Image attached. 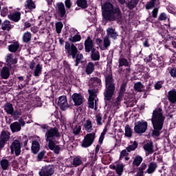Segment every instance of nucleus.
<instances>
[{"label":"nucleus","mask_w":176,"mask_h":176,"mask_svg":"<svg viewBox=\"0 0 176 176\" xmlns=\"http://www.w3.org/2000/svg\"><path fill=\"white\" fill-rule=\"evenodd\" d=\"M84 129L87 131V133H91L93 131V124L90 120H87L84 124Z\"/></svg>","instance_id":"obj_32"},{"label":"nucleus","mask_w":176,"mask_h":176,"mask_svg":"<svg viewBox=\"0 0 176 176\" xmlns=\"http://www.w3.org/2000/svg\"><path fill=\"white\" fill-rule=\"evenodd\" d=\"M139 2L140 0H131L128 2L126 8H128V9H129L130 10H133V9L137 8V5H138Z\"/></svg>","instance_id":"obj_31"},{"label":"nucleus","mask_w":176,"mask_h":176,"mask_svg":"<svg viewBox=\"0 0 176 176\" xmlns=\"http://www.w3.org/2000/svg\"><path fill=\"white\" fill-rule=\"evenodd\" d=\"M163 85H164V80L157 81L154 85L155 90H160V89H162L163 87Z\"/></svg>","instance_id":"obj_54"},{"label":"nucleus","mask_w":176,"mask_h":176,"mask_svg":"<svg viewBox=\"0 0 176 176\" xmlns=\"http://www.w3.org/2000/svg\"><path fill=\"white\" fill-rule=\"evenodd\" d=\"M119 63V68L120 67H129V61H127V59L125 58H120L118 60Z\"/></svg>","instance_id":"obj_50"},{"label":"nucleus","mask_w":176,"mask_h":176,"mask_svg":"<svg viewBox=\"0 0 176 176\" xmlns=\"http://www.w3.org/2000/svg\"><path fill=\"white\" fill-rule=\"evenodd\" d=\"M32 38V34L30 32H25L22 37L23 42L24 43H29V42H31V38Z\"/></svg>","instance_id":"obj_29"},{"label":"nucleus","mask_w":176,"mask_h":176,"mask_svg":"<svg viewBox=\"0 0 176 176\" xmlns=\"http://www.w3.org/2000/svg\"><path fill=\"white\" fill-rule=\"evenodd\" d=\"M164 120H166V117L163 116V109L162 107H158L153 110L151 118L153 130L151 134L148 135V137L157 138L162 134V130H163V126H164Z\"/></svg>","instance_id":"obj_1"},{"label":"nucleus","mask_w":176,"mask_h":176,"mask_svg":"<svg viewBox=\"0 0 176 176\" xmlns=\"http://www.w3.org/2000/svg\"><path fill=\"white\" fill-rule=\"evenodd\" d=\"M107 131H108V129L106 127L104 128L102 132L101 133L99 140H98V142L99 144H102V142H104V138H105V135L107 134Z\"/></svg>","instance_id":"obj_49"},{"label":"nucleus","mask_w":176,"mask_h":176,"mask_svg":"<svg viewBox=\"0 0 176 176\" xmlns=\"http://www.w3.org/2000/svg\"><path fill=\"white\" fill-rule=\"evenodd\" d=\"M94 140H96V133L93 132L91 133H87L82 140V148H89V146H91L94 142Z\"/></svg>","instance_id":"obj_11"},{"label":"nucleus","mask_w":176,"mask_h":176,"mask_svg":"<svg viewBox=\"0 0 176 176\" xmlns=\"http://www.w3.org/2000/svg\"><path fill=\"white\" fill-rule=\"evenodd\" d=\"M157 169V163L155 162H151L148 165L147 170L144 172L145 174H153Z\"/></svg>","instance_id":"obj_18"},{"label":"nucleus","mask_w":176,"mask_h":176,"mask_svg":"<svg viewBox=\"0 0 176 176\" xmlns=\"http://www.w3.org/2000/svg\"><path fill=\"white\" fill-rule=\"evenodd\" d=\"M94 101H95V108H97V101H98V100L90 99V98L88 99V107L91 109H94Z\"/></svg>","instance_id":"obj_46"},{"label":"nucleus","mask_w":176,"mask_h":176,"mask_svg":"<svg viewBox=\"0 0 176 176\" xmlns=\"http://www.w3.org/2000/svg\"><path fill=\"white\" fill-rule=\"evenodd\" d=\"M80 130H82V126H80V125H76L75 128L73 129L74 135H78L79 133H80Z\"/></svg>","instance_id":"obj_60"},{"label":"nucleus","mask_w":176,"mask_h":176,"mask_svg":"<svg viewBox=\"0 0 176 176\" xmlns=\"http://www.w3.org/2000/svg\"><path fill=\"white\" fill-rule=\"evenodd\" d=\"M142 160H144V158L141 155H136L133 161V167H140V165L142 163Z\"/></svg>","instance_id":"obj_30"},{"label":"nucleus","mask_w":176,"mask_h":176,"mask_svg":"<svg viewBox=\"0 0 176 176\" xmlns=\"http://www.w3.org/2000/svg\"><path fill=\"white\" fill-rule=\"evenodd\" d=\"M45 155H46V151L43 150L38 153L37 155V160L38 162H42V159L45 157Z\"/></svg>","instance_id":"obj_61"},{"label":"nucleus","mask_w":176,"mask_h":176,"mask_svg":"<svg viewBox=\"0 0 176 176\" xmlns=\"http://www.w3.org/2000/svg\"><path fill=\"white\" fill-rule=\"evenodd\" d=\"M107 35L109 38H111L112 39H117L118 36H119V34H118V32L113 29V28H109L107 29Z\"/></svg>","instance_id":"obj_24"},{"label":"nucleus","mask_w":176,"mask_h":176,"mask_svg":"<svg viewBox=\"0 0 176 176\" xmlns=\"http://www.w3.org/2000/svg\"><path fill=\"white\" fill-rule=\"evenodd\" d=\"M65 49L67 57L69 58H72L73 60H75V67H78V65H79V64L81 63L80 60L83 59V54L79 52L75 44H71L68 41L65 42Z\"/></svg>","instance_id":"obj_3"},{"label":"nucleus","mask_w":176,"mask_h":176,"mask_svg":"<svg viewBox=\"0 0 176 176\" xmlns=\"http://www.w3.org/2000/svg\"><path fill=\"white\" fill-rule=\"evenodd\" d=\"M31 151L34 155H36L37 153H38L39 151H41V144H39V142L38 140L32 141Z\"/></svg>","instance_id":"obj_19"},{"label":"nucleus","mask_w":176,"mask_h":176,"mask_svg":"<svg viewBox=\"0 0 176 176\" xmlns=\"http://www.w3.org/2000/svg\"><path fill=\"white\" fill-rule=\"evenodd\" d=\"M72 99L74 102V107H79L78 109L80 112H82V111H83L82 107H83V100H85V96H82L80 94L74 93L72 96Z\"/></svg>","instance_id":"obj_9"},{"label":"nucleus","mask_w":176,"mask_h":176,"mask_svg":"<svg viewBox=\"0 0 176 176\" xmlns=\"http://www.w3.org/2000/svg\"><path fill=\"white\" fill-rule=\"evenodd\" d=\"M76 5L78 8H81V9H87V0H76Z\"/></svg>","instance_id":"obj_35"},{"label":"nucleus","mask_w":176,"mask_h":176,"mask_svg":"<svg viewBox=\"0 0 176 176\" xmlns=\"http://www.w3.org/2000/svg\"><path fill=\"white\" fill-rule=\"evenodd\" d=\"M173 39L174 36L170 34H166L162 42H164V43H167V45H171V43L173 42Z\"/></svg>","instance_id":"obj_48"},{"label":"nucleus","mask_w":176,"mask_h":176,"mask_svg":"<svg viewBox=\"0 0 176 176\" xmlns=\"http://www.w3.org/2000/svg\"><path fill=\"white\" fill-rule=\"evenodd\" d=\"M102 19L109 21H120L122 20V11L119 7H113L111 2H106L102 6Z\"/></svg>","instance_id":"obj_2"},{"label":"nucleus","mask_w":176,"mask_h":176,"mask_svg":"<svg viewBox=\"0 0 176 176\" xmlns=\"http://www.w3.org/2000/svg\"><path fill=\"white\" fill-rule=\"evenodd\" d=\"M157 20L158 21H166V20H168L169 21L170 19H168V16H167V14H166V12H161L158 16Z\"/></svg>","instance_id":"obj_51"},{"label":"nucleus","mask_w":176,"mask_h":176,"mask_svg":"<svg viewBox=\"0 0 176 176\" xmlns=\"http://www.w3.org/2000/svg\"><path fill=\"white\" fill-rule=\"evenodd\" d=\"M167 98L170 104H176V90L173 89L168 92Z\"/></svg>","instance_id":"obj_17"},{"label":"nucleus","mask_w":176,"mask_h":176,"mask_svg":"<svg viewBox=\"0 0 176 176\" xmlns=\"http://www.w3.org/2000/svg\"><path fill=\"white\" fill-rule=\"evenodd\" d=\"M4 111L8 113V115H11L13 113L14 111V108L13 107V104L10 102H6L4 105Z\"/></svg>","instance_id":"obj_27"},{"label":"nucleus","mask_w":176,"mask_h":176,"mask_svg":"<svg viewBox=\"0 0 176 176\" xmlns=\"http://www.w3.org/2000/svg\"><path fill=\"white\" fill-rule=\"evenodd\" d=\"M126 87H127V80H124L120 87V96H124V93H126Z\"/></svg>","instance_id":"obj_40"},{"label":"nucleus","mask_w":176,"mask_h":176,"mask_svg":"<svg viewBox=\"0 0 176 176\" xmlns=\"http://www.w3.org/2000/svg\"><path fill=\"white\" fill-rule=\"evenodd\" d=\"M82 163H83V161L82 160V157L76 156L74 157L73 159L72 166H74V167H78V166H80Z\"/></svg>","instance_id":"obj_33"},{"label":"nucleus","mask_w":176,"mask_h":176,"mask_svg":"<svg viewBox=\"0 0 176 176\" xmlns=\"http://www.w3.org/2000/svg\"><path fill=\"white\" fill-rule=\"evenodd\" d=\"M33 74L34 76H35L36 78H38V76H41L42 74V65H41V64L38 63L36 65Z\"/></svg>","instance_id":"obj_37"},{"label":"nucleus","mask_w":176,"mask_h":176,"mask_svg":"<svg viewBox=\"0 0 176 176\" xmlns=\"http://www.w3.org/2000/svg\"><path fill=\"white\" fill-rule=\"evenodd\" d=\"M148 129V122L144 120L135 123L134 131L136 134H144Z\"/></svg>","instance_id":"obj_8"},{"label":"nucleus","mask_w":176,"mask_h":176,"mask_svg":"<svg viewBox=\"0 0 176 176\" xmlns=\"http://www.w3.org/2000/svg\"><path fill=\"white\" fill-rule=\"evenodd\" d=\"M0 164L1 166L2 170L4 171L6 170H9V160L6 159H2L0 162Z\"/></svg>","instance_id":"obj_36"},{"label":"nucleus","mask_w":176,"mask_h":176,"mask_svg":"<svg viewBox=\"0 0 176 176\" xmlns=\"http://www.w3.org/2000/svg\"><path fill=\"white\" fill-rule=\"evenodd\" d=\"M1 76L3 79H8L9 76H10V72L8 68H3L1 72Z\"/></svg>","instance_id":"obj_38"},{"label":"nucleus","mask_w":176,"mask_h":176,"mask_svg":"<svg viewBox=\"0 0 176 176\" xmlns=\"http://www.w3.org/2000/svg\"><path fill=\"white\" fill-rule=\"evenodd\" d=\"M58 105L61 111H67V108H69L68 102L67 100V96H60L58 101Z\"/></svg>","instance_id":"obj_14"},{"label":"nucleus","mask_w":176,"mask_h":176,"mask_svg":"<svg viewBox=\"0 0 176 176\" xmlns=\"http://www.w3.org/2000/svg\"><path fill=\"white\" fill-rule=\"evenodd\" d=\"M64 27V25L63 24V22H57L56 23V31L57 34H61V31L63 30V28Z\"/></svg>","instance_id":"obj_53"},{"label":"nucleus","mask_w":176,"mask_h":176,"mask_svg":"<svg viewBox=\"0 0 176 176\" xmlns=\"http://www.w3.org/2000/svg\"><path fill=\"white\" fill-rule=\"evenodd\" d=\"M91 83L94 87H96V86H100L101 79L98 78V77H92L91 78Z\"/></svg>","instance_id":"obj_42"},{"label":"nucleus","mask_w":176,"mask_h":176,"mask_svg":"<svg viewBox=\"0 0 176 176\" xmlns=\"http://www.w3.org/2000/svg\"><path fill=\"white\" fill-rule=\"evenodd\" d=\"M12 133H19L21 130V124L19 122H14L10 125Z\"/></svg>","instance_id":"obj_25"},{"label":"nucleus","mask_w":176,"mask_h":176,"mask_svg":"<svg viewBox=\"0 0 176 176\" xmlns=\"http://www.w3.org/2000/svg\"><path fill=\"white\" fill-rule=\"evenodd\" d=\"M159 14V8H155L152 12L151 16L153 19H157V14Z\"/></svg>","instance_id":"obj_62"},{"label":"nucleus","mask_w":176,"mask_h":176,"mask_svg":"<svg viewBox=\"0 0 176 176\" xmlns=\"http://www.w3.org/2000/svg\"><path fill=\"white\" fill-rule=\"evenodd\" d=\"M27 4L25 5L26 9H29L30 10H32V9H35L36 6H35V3L32 0H27Z\"/></svg>","instance_id":"obj_47"},{"label":"nucleus","mask_w":176,"mask_h":176,"mask_svg":"<svg viewBox=\"0 0 176 176\" xmlns=\"http://www.w3.org/2000/svg\"><path fill=\"white\" fill-rule=\"evenodd\" d=\"M143 148L144 149V151H146V152H148V153H153V152H155V151L153 150V142H150L146 143V144H144L143 146Z\"/></svg>","instance_id":"obj_28"},{"label":"nucleus","mask_w":176,"mask_h":176,"mask_svg":"<svg viewBox=\"0 0 176 176\" xmlns=\"http://www.w3.org/2000/svg\"><path fill=\"white\" fill-rule=\"evenodd\" d=\"M10 21L8 20H6L1 23V30L3 31H10Z\"/></svg>","instance_id":"obj_41"},{"label":"nucleus","mask_w":176,"mask_h":176,"mask_svg":"<svg viewBox=\"0 0 176 176\" xmlns=\"http://www.w3.org/2000/svg\"><path fill=\"white\" fill-rule=\"evenodd\" d=\"M65 6L66 9H71V8L72 6V2L71 1V0H65Z\"/></svg>","instance_id":"obj_64"},{"label":"nucleus","mask_w":176,"mask_h":176,"mask_svg":"<svg viewBox=\"0 0 176 176\" xmlns=\"http://www.w3.org/2000/svg\"><path fill=\"white\" fill-rule=\"evenodd\" d=\"M88 93L89 94V99L96 100V97H97V94L94 91V89H88Z\"/></svg>","instance_id":"obj_59"},{"label":"nucleus","mask_w":176,"mask_h":176,"mask_svg":"<svg viewBox=\"0 0 176 176\" xmlns=\"http://www.w3.org/2000/svg\"><path fill=\"white\" fill-rule=\"evenodd\" d=\"M116 91V84L112 74L105 76L104 101H111Z\"/></svg>","instance_id":"obj_4"},{"label":"nucleus","mask_w":176,"mask_h":176,"mask_svg":"<svg viewBox=\"0 0 176 176\" xmlns=\"http://www.w3.org/2000/svg\"><path fill=\"white\" fill-rule=\"evenodd\" d=\"M125 156H129V153H127V149H124L120 152V160H122L123 157Z\"/></svg>","instance_id":"obj_63"},{"label":"nucleus","mask_w":176,"mask_h":176,"mask_svg":"<svg viewBox=\"0 0 176 176\" xmlns=\"http://www.w3.org/2000/svg\"><path fill=\"white\" fill-rule=\"evenodd\" d=\"M138 148V143L137 142H134L132 145H129L126 147L127 152H131V151H135Z\"/></svg>","instance_id":"obj_55"},{"label":"nucleus","mask_w":176,"mask_h":176,"mask_svg":"<svg viewBox=\"0 0 176 176\" xmlns=\"http://www.w3.org/2000/svg\"><path fill=\"white\" fill-rule=\"evenodd\" d=\"M155 3H156V0H151L150 1H148L146 4V10H151L152 8H155Z\"/></svg>","instance_id":"obj_52"},{"label":"nucleus","mask_w":176,"mask_h":176,"mask_svg":"<svg viewBox=\"0 0 176 176\" xmlns=\"http://www.w3.org/2000/svg\"><path fill=\"white\" fill-rule=\"evenodd\" d=\"M144 63H149V67L151 68H162L164 65L163 60L154 53H151L148 56L144 58Z\"/></svg>","instance_id":"obj_6"},{"label":"nucleus","mask_w":176,"mask_h":176,"mask_svg":"<svg viewBox=\"0 0 176 176\" xmlns=\"http://www.w3.org/2000/svg\"><path fill=\"white\" fill-rule=\"evenodd\" d=\"M125 137H128V138H131L133 137V129L130 127V125H126L125 126Z\"/></svg>","instance_id":"obj_44"},{"label":"nucleus","mask_w":176,"mask_h":176,"mask_svg":"<svg viewBox=\"0 0 176 176\" xmlns=\"http://www.w3.org/2000/svg\"><path fill=\"white\" fill-rule=\"evenodd\" d=\"M10 148L12 155L15 154V156H20L21 153V142L17 139L14 140L11 143Z\"/></svg>","instance_id":"obj_10"},{"label":"nucleus","mask_w":176,"mask_h":176,"mask_svg":"<svg viewBox=\"0 0 176 176\" xmlns=\"http://www.w3.org/2000/svg\"><path fill=\"white\" fill-rule=\"evenodd\" d=\"M10 132L8 130H3L0 134V140L5 142L6 144H9L10 140Z\"/></svg>","instance_id":"obj_16"},{"label":"nucleus","mask_w":176,"mask_h":176,"mask_svg":"<svg viewBox=\"0 0 176 176\" xmlns=\"http://www.w3.org/2000/svg\"><path fill=\"white\" fill-rule=\"evenodd\" d=\"M61 135L57 127L50 128L45 133V140L48 144L56 142V138H60Z\"/></svg>","instance_id":"obj_7"},{"label":"nucleus","mask_w":176,"mask_h":176,"mask_svg":"<svg viewBox=\"0 0 176 176\" xmlns=\"http://www.w3.org/2000/svg\"><path fill=\"white\" fill-rule=\"evenodd\" d=\"M54 174V165L49 164L42 166L38 172L39 176H52Z\"/></svg>","instance_id":"obj_12"},{"label":"nucleus","mask_w":176,"mask_h":176,"mask_svg":"<svg viewBox=\"0 0 176 176\" xmlns=\"http://www.w3.org/2000/svg\"><path fill=\"white\" fill-rule=\"evenodd\" d=\"M147 167H148V165H146L145 164V162H142L140 166H139V167L138 166V168H137L138 171H137L135 176H145V175H144V174H145V172H144V171H145V170H146Z\"/></svg>","instance_id":"obj_22"},{"label":"nucleus","mask_w":176,"mask_h":176,"mask_svg":"<svg viewBox=\"0 0 176 176\" xmlns=\"http://www.w3.org/2000/svg\"><path fill=\"white\" fill-rule=\"evenodd\" d=\"M85 53H90L92 61H99L100 58V52L94 47V41L88 36L84 43Z\"/></svg>","instance_id":"obj_5"},{"label":"nucleus","mask_w":176,"mask_h":176,"mask_svg":"<svg viewBox=\"0 0 176 176\" xmlns=\"http://www.w3.org/2000/svg\"><path fill=\"white\" fill-rule=\"evenodd\" d=\"M33 104L34 107H42V101L41 100V98L39 96H36L35 99L33 100Z\"/></svg>","instance_id":"obj_56"},{"label":"nucleus","mask_w":176,"mask_h":176,"mask_svg":"<svg viewBox=\"0 0 176 176\" xmlns=\"http://www.w3.org/2000/svg\"><path fill=\"white\" fill-rule=\"evenodd\" d=\"M96 118L97 125L102 126V114L101 113H99L96 116Z\"/></svg>","instance_id":"obj_57"},{"label":"nucleus","mask_w":176,"mask_h":176,"mask_svg":"<svg viewBox=\"0 0 176 176\" xmlns=\"http://www.w3.org/2000/svg\"><path fill=\"white\" fill-rule=\"evenodd\" d=\"M96 69V65L93 62H89L85 67V72L87 75H91Z\"/></svg>","instance_id":"obj_23"},{"label":"nucleus","mask_w":176,"mask_h":176,"mask_svg":"<svg viewBox=\"0 0 176 176\" xmlns=\"http://www.w3.org/2000/svg\"><path fill=\"white\" fill-rule=\"evenodd\" d=\"M17 61V58H14L13 54H8L6 56V63L10 68H12V65H16Z\"/></svg>","instance_id":"obj_15"},{"label":"nucleus","mask_w":176,"mask_h":176,"mask_svg":"<svg viewBox=\"0 0 176 176\" xmlns=\"http://www.w3.org/2000/svg\"><path fill=\"white\" fill-rule=\"evenodd\" d=\"M20 48V43L19 41H15L12 44L8 45V50L10 53H16Z\"/></svg>","instance_id":"obj_26"},{"label":"nucleus","mask_w":176,"mask_h":176,"mask_svg":"<svg viewBox=\"0 0 176 176\" xmlns=\"http://www.w3.org/2000/svg\"><path fill=\"white\" fill-rule=\"evenodd\" d=\"M55 8L57 14H58L60 17H61L62 19L64 17H67V10H65V6L64 5V3H56V6Z\"/></svg>","instance_id":"obj_13"},{"label":"nucleus","mask_w":176,"mask_h":176,"mask_svg":"<svg viewBox=\"0 0 176 176\" xmlns=\"http://www.w3.org/2000/svg\"><path fill=\"white\" fill-rule=\"evenodd\" d=\"M103 43H104V46L105 49H107V47H109V46H111V40H109V37L108 36H106L104 38Z\"/></svg>","instance_id":"obj_58"},{"label":"nucleus","mask_w":176,"mask_h":176,"mask_svg":"<svg viewBox=\"0 0 176 176\" xmlns=\"http://www.w3.org/2000/svg\"><path fill=\"white\" fill-rule=\"evenodd\" d=\"M81 39H82V36L79 34H76L74 36H71V37L69 38V41L72 42V43H75L76 42H80Z\"/></svg>","instance_id":"obj_45"},{"label":"nucleus","mask_w":176,"mask_h":176,"mask_svg":"<svg viewBox=\"0 0 176 176\" xmlns=\"http://www.w3.org/2000/svg\"><path fill=\"white\" fill-rule=\"evenodd\" d=\"M133 88H134L135 91H138V93H141V92H142V89H144L145 87L144 86L142 82L139 81L134 84Z\"/></svg>","instance_id":"obj_34"},{"label":"nucleus","mask_w":176,"mask_h":176,"mask_svg":"<svg viewBox=\"0 0 176 176\" xmlns=\"http://www.w3.org/2000/svg\"><path fill=\"white\" fill-rule=\"evenodd\" d=\"M48 148L50 151H53L54 153L58 155L61 151V147L60 145H56V142H52V143H48Z\"/></svg>","instance_id":"obj_21"},{"label":"nucleus","mask_w":176,"mask_h":176,"mask_svg":"<svg viewBox=\"0 0 176 176\" xmlns=\"http://www.w3.org/2000/svg\"><path fill=\"white\" fill-rule=\"evenodd\" d=\"M10 115H11L14 120H19L20 116H21V110H14L12 113Z\"/></svg>","instance_id":"obj_43"},{"label":"nucleus","mask_w":176,"mask_h":176,"mask_svg":"<svg viewBox=\"0 0 176 176\" xmlns=\"http://www.w3.org/2000/svg\"><path fill=\"white\" fill-rule=\"evenodd\" d=\"M124 168V165H123V164H118L116 165V174H118V176L122 175Z\"/></svg>","instance_id":"obj_39"},{"label":"nucleus","mask_w":176,"mask_h":176,"mask_svg":"<svg viewBox=\"0 0 176 176\" xmlns=\"http://www.w3.org/2000/svg\"><path fill=\"white\" fill-rule=\"evenodd\" d=\"M8 17L12 21H14V23H19L21 19V13L20 12H15L13 14H10L8 15Z\"/></svg>","instance_id":"obj_20"}]
</instances>
